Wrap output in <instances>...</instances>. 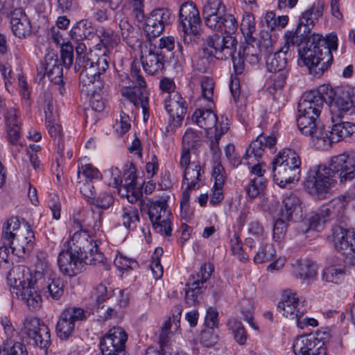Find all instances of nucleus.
<instances>
[{"instance_id": "1", "label": "nucleus", "mask_w": 355, "mask_h": 355, "mask_svg": "<svg viewBox=\"0 0 355 355\" xmlns=\"http://www.w3.org/2000/svg\"><path fill=\"white\" fill-rule=\"evenodd\" d=\"M322 85L318 90L305 92L298 103L299 115L297 125L300 132L310 137L317 148L329 149L333 143H337L355 132V123L349 121L334 124L331 131H325L324 126L319 120L323 107L324 94L321 91Z\"/></svg>"}, {"instance_id": "2", "label": "nucleus", "mask_w": 355, "mask_h": 355, "mask_svg": "<svg viewBox=\"0 0 355 355\" xmlns=\"http://www.w3.org/2000/svg\"><path fill=\"white\" fill-rule=\"evenodd\" d=\"M75 232L67 241L66 250H62L58 257L61 272L69 277L80 273L85 264L96 265L103 261L104 255L98 250L101 232L94 233L83 228L78 220H74Z\"/></svg>"}, {"instance_id": "3", "label": "nucleus", "mask_w": 355, "mask_h": 355, "mask_svg": "<svg viewBox=\"0 0 355 355\" xmlns=\"http://www.w3.org/2000/svg\"><path fill=\"white\" fill-rule=\"evenodd\" d=\"M11 293L23 301L30 310H36L42 305V298L37 291L33 272L24 265L14 266L8 274Z\"/></svg>"}, {"instance_id": "4", "label": "nucleus", "mask_w": 355, "mask_h": 355, "mask_svg": "<svg viewBox=\"0 0 355 355\" xmlns=\"http://www.w3.org/2000/svg\"><path fill=\"white\" fill-rule=\"evenodd\" d=\"M98 51L94 53L90 51L89 59L80 57L76 60L74 69L78 71L82 69L79 74V82L83 92L94 91V87L99 89L103 87L101 76L108 69L110 58L106 55H101V49Z\"/></svg>"}, {"instance_id": "5", "label": "nucleus", "mask_w": 355, "mask_h": 355, "mask_svg": "<svg viewBox=\"0 0 355 355\" xmlns=\"http://www.w3.org/2000/svg\"><path fill=\"white\" fill-rule=\"evenodd\" d=\"M353 200L352 195L345 193L332 199L323 205L315 212L304 218L298 225L297 228L303 233L309 230H319L329 220L338 219L342 217L347 205Z\"/></svg>"}, {"instance_id": "6", "label": "nucleus", "mask_w": 355, "mask_h": 355, "mask_svg": "<svg viewBox=\"0 0 355 355\" xmlns=\"http://www.w3.org/2000/svg\"><path fill=\"white\" fill-rule=\"evenodd\" d=\"M272 164L273 180L280 187L300 179L301 161L293 150L284 148L279 151Z\"/></svg>"}, {"instance_id": "7", "label": "nucleus", "mask_w": 355, "mask_h": 355, "mask_svg": "<svg viewBox=\"0 0 355 355\" xmlns=\"http://www.w3.org/2000/svg\"><path fill=\"white\" fill-rule=\"evenodd\" d=\"M321 91L324 94L326 103L329 105L334 124L345 123L347 116L354 113L350 91L341 87L332 88L325 85H322Z\"/></svg>"}, {"instance_id": "8", "label": "nucleus", "mask_w": 355, "mask_h": 355, "mask_svg": "<svg viewBox=\"0 0 355 355\" xmlns=\"http://www.w3.org/2000/svg\"><path fill=\"white\" fill-rule=\"evenodd\" d=\"M317 40H320V35L313 34L308 37L303 46L299 47L298 63L307 67L311 74L321 76L328 68L326 61L321 63L325 56H322L323 49L318 45Z\"/></svg>"}, {"instance_id": "9", "label": "nucleus", "mask_w": 355, "mask_h": 355, "mask_svg": "<svg viewBox=\"0 0 355 355\" xmlns=\"http://www.w3.org/2000/svg\"><path fill=\"white\" fill-rule=\"evenodd\" d=\"M336 182L327 166L318 165L309 171L304 186L310 194L324 199Z\"/></svg>"}, {"instance_id": "10", "label": "nucleus", "mask_w": 355, "mask_h": 355, "mask_svg": "<svg viewBox=\"0 0 355 355\" xmlns=\"http://www.w3.org/2000/svg\"><path fill=\"white\" fill-rule=\"evenodd\" d=\"M131 78L135 86L126 87L123 91V96L127 98L128 103L141 107L144 121H146L149 117L148 93L141 70L134 65L131 69Z\"/></svg>"}, {"instance_id": "11", "label": "nucleus", "mask_w": 355, "mask_h": 355, "mask_svg": "<svg viewBox=\"0 0 355 355\" xmlns=\"http://www.w3.org/2000/svg\"><path fill=\"white\" fill-rule=\"evenodd\" d=\"M35 282L37 284V291L42 289L48 293L53 300H58L64 293V284L55 275L46 261H39L35 265Z\"/></svg>"}, {"instance_id": "12", "label": "nucleus", "mask_w": 355, "mask_h": 355, "mask_svg": "<svg viewBox=\"0 0 355 355\" xmlns=\"http://www.w3.org/2000/svg\"><path fill=\"white\" fill-rule=\"evenodd\" d=\"M322 15V10L313 6L302 13L297 26L294 32L288 31L285 33V44L284 46H300L304 40H307L315 21Z\"/></svg>"}, {"instance_id": "13", "label": "nucleus", "mask_w": 355, "mask_h": 355, "mask_svg": "<svg viewBox=\"0 0 355 355\" xmlns=\"http://www.w3.org/2000/svg\"><path fill=\"white\" fill-rule=\"evenodd\" d=\"M213 270L214 268L211 265L204 263L201 266L199 272L190 276L186 284V303L195 305L200 302L202 294L206 289L205 284L209 279Z\"/></svg>"}, {"instance_id": "14", "label": "nucleus", "mask_w": 355, "mask_h": 355, "mask_svg": "<svg viewBox=\"0 0 355 355\" xmlns=\"http://www.w3.org/2000/svg\"><path fill=\"white\" fill-rule=\"evenodd\" d=\"M148 214L155 230L162 235L171 236V212L167 210L166 201L148 200Z\"/></svg>"}, {"instance_id": "15", "label": "nucleus", "mask_w": 355, "mask_h": 355, "mask_svg": "<svg viewBox=\"0 0 355 355\" xmlns=\"http://www.w3.org/2000/svg\"><path fill=\"white\" fill-rule=\"evenodd\" d=\"M327 167L336 182L339 180L341 184L355 178V160L353 155L343 153L334 156Z\"/></svg>"}, {"instance_id": "16", "label": "nucleus", "mask_w": 355, "mask_h": 355, "mask_svg": "<svg viewBox=\"0 0 355 355\" xmlns=\"http://www.w3.org/2000/svg\"><path fill=\"white\" fill-rule=\"evenodd\" d=\"M128 334L121 327H113L101 340L102 355H126Z\"/></svg>"}, {"instance_id": "17", "label": "nucleus", "mask_w": 355, "mask_h": 355, "mask_svg": "<svg viewBox=\"0 0 355 355\" xmlns=\"http://www.w3.org/2000/svg\"><path fill=\"white\" fill-rule=\"evenodd\" d=\"M174 16L171 10L166 8L154 9L146 17L144 31L149 40L158 37L164 30L166 25L174 21Z\"/></svg>"}, {"instance_id": "18", "label": "nucleus", "mask_w": 355, "mask_h": 355, "mask_svg": "<svg viewBox=\"0 0 355 355\" xmlns=\"http://www.w3.org/2000/svg\"><path fill=\"white\" fill-rule=\"evenodd\" d=\"M206 44L210 49V54L218 60H225L236 52L237 40L233 36L215 33L206 38Z\"/></svg>"}, {"instance_id": "19", "label": "nucleus", "mask_w": 355, "mask_h": 355, "mask_svg": "<svg viewBox=\"0 0 355 355\" xmlns=\"http://www.w3.org/2000/svg\"><path fill=\"white\" fill-rule=\"evenodd\" d=\"M313 334H304L297 336L293 345V352L295 355H326V347L323 340L327 336L319 337Z\"/></svg>"}, {"instance_id": "20", "label": "nucleus", "mask_w": 355, "mask_h": 355, "mask_svg": "<svg viewBox=\"0 0 355 355\" xmlns=\"http://www.w3.org/2000/svg\"><path fill=\"white\" fill-rule=\"evenodd\" d=\"M86 318L85 311L83 309L75 306L66 308L61 313L56 324L57 336L62 340L67 339L72 335L76 322Z\"/></svg>"}, {"instance_id": "21", "label": "nucleus", "mask_w": 355, "mask_h": 355, "mask_svg": "<svg viewBox=\"0 0 355 355\" xmlns=\"http://www.w3.org/2000/svg\"><path fill=\"white\" fill-rule=\"evenodd\" d=\"M179 22L185 34L197 35L201 19L199 11L193 2H185L179 10Z\"/></svg>"}, {"instance_id": "22", "label": "nucleus", "mask_w": 355, "mask_h": 355, "mask_svg": "<svg viewBox=\"0 0 355 355\" xmlns=\"http://www.w3.org/2000/svg\"><path fill=\"white\" fill-rule=\"evenodd\" d=\"M35 235L31 227L27 223L23 222L19 232H16L15 237L8 241L12 252L18 257L31 252L33 248Z\"/></svg>"}, {"instance_id": "23", "label": "nucleus", "mask_w": 355, "mask_h": 355, "mask_svg": "<svg viewBox=\"0 0 355 355\" xmlns=\"http://www.w3.org/2000/svg\"><path fill=\"white\" fill-rule=\"evenodd\" d=\"M141 61L144 70L150 75L158 74L164 68L167 59L155 49V44L150 41L148 46L141 49Z\"/></svg>"}, {"instance_id": "24", "label": "nucleus", "mask_w": 355, "mask_h": 355, "mask_svg": "<svg viewBox=\"0 0 355 355\" xmlns=\"http://www.w3.org/2000/svg\"><path fill=\"white\" fill-rule=\"evenodd\" d=\"M101 178V173L92 164H87L79 166L78 184L80 193L87 198H93L94 194L96 193L94 182L100 180Z\"/></svg>"}, {"instance_id": "25", "label": "nucleus", "mask_w": 355, "mask_h": 355, "mask_svg": "<svg viewBox=\"0 0 355 355\" xmlns=\"http://www.w3.org/2000/svg\"><path fill=\"white\" fill-rule=\"evenodd\" d=\"M6 12L10 19L12 31L16 37L22 38L31 34V22L22 8H14Z\"/></svg>"}, {"instance_id": "26", "label": "nucleus", "mask_w": 355, "mask_h": 355, "mask_svg": "<svg viewBox=\"0 0 355 355\" xmlns=\"http://www.w3.org/2000/svg\"><path fill=\"white\" fill-rule=\"evenodd\" d=\"M96 35L100 40L101 44L95 46L94 53H98L101 49V55H106L110 58L113 49L117 46L119 38L111 29L105 27H99L96 29Z\"/></svg>"}, {"instance_id": "27", "label": "nucleus", "mask_w": 355, "mask_h": 355, "mask_svg": "<svg viewBox=\"0 0 355 355\" xmlns=\"http://www.w3.org/2000/svg\"><path fill=\"white\" fill-rule=\"evenodd\" d=\"M186 101L181 95L176 92L169 94V98L165 99V109L170 117L175 120L182 121L187 112Z\"/></svg>"}, {"instance_id": "28", "label": "nucleus", "mask_w": 355, "mask_h": 355, "mask_svg": "<svg viewBox=\"0 0 355 355\" xmlns=\"http://www.w3.org/2000/svg\"><path fill=\"white\" fill-rule=\"evenodd\" d=\"M204 171L198 162H192L184 168V181L187 183L186 189L196 190L204 184Z\"/></svg>"}, {"instance_id": "29", "label": "nucleus", "mask_w": 355, "mask_h": 355, "mask_svg": "<svg viewBox=\"0 0 355 355\" xmlns=\"http://www.w3.org/2000/svg\"><path fill=\"white\" fill-rule=\"evenodd\" d=\"M276 137L273 135L266 136L260 135L255 140H253L246 150L244 158H250L252 156L257 159L261 157L265 148H272L276 144Z\"/></svg>"}, {"instance_id": "30", "label": "nucleus", "mask_w": 355, "mask_h": 355, "mask_svg": "<svg viewBox=\"0 0 355 355\" xmlns=\"http://www.w3.org/2000/svg\"><path fill=\"white\" fill-rule=\"evenodd\" d=\"M288 46H284L266 57V67L271 73L286 70Z\"/></svg>"}, {"instance_id": "31", "label": "nucleus", "mask_w": 355, "mask_h": 355, "mask_svg": "<svg viewBox=\"0 0 355 355\" xmlns=\"http://www.w3.org/2000/svg\"><path fill=\"white\" fill-rule=\"evenodd\" d=\"M208 28L221 34L232 36L238 30L239 22L233 14L225 12L217 19L216 25L214 24Z\"/></svg>"}, {"instance_id": "32", "label": "nucleus", "mask_w": 355, "mask_h": 355, "mask_svg": "<svg viewBox=\"0 0 355 355\" xmlns=\"http://www.w3.org/2000/svg\"><path fill=\"white\" fill-rule=\"evenodd\" d=\"M295 275L308 284L315 279L317 276V265L308 259L296 261L293 265Z\"/></svg>"}, {"instance_id": "33", "label": "nucleus", "mask_w": 355, "mask_h": 355, "mask_svg": "<svg viewBox=\"0 0 355 355\" xmlns=\"http://www.w3.org/2000/svg\"><path fill=\"white\" fill-rule=\"evenodd\" d=\"M225 12V6L220 0H208L203 8V17L206 26L216 25V20Z\"/></svg>"}, {"instance_id": "34", "label": "nucleus", "mask_w": 355, "mask_h": 355, "mask_svg": "<svg viewBox=\"0 0 355 355\" xmlns=\"http://www.w3.org/2000/svg\"><path fill=\"white\" fill-rule=\"evenodd\" d=\"M193 120L199 127L205 130H209L214 127L216 128L218 125H225L227 124L218 123V117L211 109H198L196 110L193 114Z\"/></svg>"}, {"instance_id": "35", "label": "nucleus", "mask_w": 355, "mask_h": 355, "mask_svg": "<svg viewBox=\"0 0 355 355\" xmlns=\"http://www.w3.org/2000/svg\"><path fill=\"white\" fill-rule=\"evenodd\" d=\"M71 37L75 41H82L83 40H92L96 35V29L92 24V22L87 19L81 20L72 28L70 32Z\"/></svg>"}, {"instance_id": "36", "label": "nucleus", "mask_w": 355, "mask_h": 355, "mask_svg": "<svg viewBox=\"0 0 355 355\" xmlns=\"http://www.w3.org/2000/svg\"><path fill=\"white\" fill-rule=\"evenodd\" d=\"M259 44L258 40L252 38L250 42L245 44L239 49V55H244L246 61L250 64H257L261 59V49H260Z\"/></svg>"}, {"instance_id": "37", "label": "nucleus", "mask_w": 355, "mask_h": 355, "mask_svg": "<svg viewBox=\"0 0 355 355\" xmlns=\"http://www.w3.org/2000/svg\"><path fill=\"white\" fill-rule=\"evenodd\" d=\"M301 202L296 194L290 193L285 196L279 215L287 220L292 219L293 214L300 208Z\"/></svg>"}, {"instance_id": "38", "label": "nucleus", "mask_w": 355, "mask_h": 355, "mask_svg": "<svg viewBox=\"0 0 355 355\" xmlns=\"http://www.w3.org/2000/svg\"><path fill=\"white\" fill-rule=\"evenodd\" d=\"M337 36L334 33L328 35L326 38H323L322 35H320V40H317V43L320 46V48L323 49L324 55L327 57L326 63L327 64L326 68H329L332 64L333 55L331 51L337 49Z\"/></svg>"}, {"instance_id": "39", "label": "nucleus", "mask_w": 355, "mask_h": 355, "mask_svg": "<svg viewBox=\"0 0 355 355\" xmlns=\"http://www.w3.org/2000/svg\"><path fill=\"white\" fill-rule=\"evenodd\" d=\"M200 134L193 129H188L182 137V148L191 150L193 153L201 146Z\"/></svg>"}, {"instance_id": "40", "label": "nucleus", "mask_w": 355, "mask_h": 355, "mask_svg": "<svg viewBox=\"0 0 355 355\" xmlns=\"http://www.w3.org/2000/svg\"><path fill=\"white\" fill-rule=\"evenodd\" d=\"M345 275V268L341 266H329L322 274V279L327 282L340 283Z\"/></svg>"}, {"instance_id": "41", "label": "nucleus", "mask_w": 355, "mask_h": 355, "mask_svg": "<svg viewBox=\"0 0 355 355\" xmlns=\"http://www.w3.org/2000/svg\"><path fill=\"white\" fill-rule=\"evenodd\" d=\"M175 46V40L173 36L162 37L159 40V44H155V49L164 55L166 59L171 58L176 52H172Z\"/></svg>"}, {"instance_id": "42", "label": "nucleus", "mask_w": 355, "mask_h": 355, "mask_svg": "<svg viewBox=\"0 0 355 355\" xmlns=\"http://www.w3.org/2000/svg\"><path fill=\"white\" fill-rule=\"evenodd\" d=\"M22 226V223L17 217H12L8 219L2 229V239L8 241L13 239L16 232H19Z\"/></svg>"}, {"instance_id": "43", "label": "nucleus", "mask_w": 355, "mask_h": 355, "mask_svg": "<svg viewBox=\"0 0 355 355\" xmlns=\"http://www.w3.org/2000/svg\"><path fill=\"white\" fill-rule=\"evenodd\" d=\"M121 217L123 224L127 229L133 228L135 223L139 220L138 209L133 206L124 207Z\"/></svg>"}, {"instance_id": "44", "label": "nucleus", "mask_w": 355, "mask_h": 355, "mask_svg": "<svg viewBox=\"0 0 355 355\" xmlns=\"http://www.w3.org/2000/svg\"><path fill=\"white\" fill-rule=\"evenodd\" d=\"M50 330L46 325H42L41 331H39L35 335L29 338L33 341V345L39 347L40 349H46L50 345Z\"/></svg>"}, {"instance_id": "45", "label": "nucleus", "mask_w": 355, "mask_h": 355, "mask_svg": "<svg viewBox=\"0 0 355 355\" xmlns=\"http://www.w3.org/2000/svg\"><path fill=\"white\" fill-rule=\"evenodd\" d=\"M228 326L232 330L236 341L239 345H244L247 340V334L242 323L236 319H231L228 322Z\"/></svg>"}, {"instance_id": "46", "label": "nucleus", "mask_w": 355, "mask_h": 355, "mask_svg": "<svg viewBox=\"0 0 355 355\" xmlns=\"http://www.w3.org/2000/svg\"><path fill=\"white\" fill-rule=\"evenodd\" d=\"M275 250L270 244L261 246L254 257L256 263H262L272 260L275 256Z\"/></svg>"}, {"instance_id": "47", "label": "nucleus", "mask_w": 355, "mask_h": 355, "mask_svg": "<svg viewBox=\"0 0 355 355\" xmlns=\"http://www.w3.org/2000/svg\"><path fill=\"white\" fill-rule=\"evenodd\" d=\"M0 355H28L26 345L21 342H15L6 344L0 347Z\"/></svg>"}, {"instance_id": "48", "label": "nucleus", "mask_w": 355, "mask_h": 355, "mask_svg": "<svg viewBox=\"0 0 355 355\" xmlns=\"http://www.w3.org/2000/svg\"><path fill=\"white\" fill-rule=\"evenodd\" d=\"M42 325L46 324L38 318L28 317L24 321L25 334L30 338L35 335L39 331H41Z\"/></svg>"}, {"instance_id": "49", "label": "nucleus", "mask_w": 355, "mask_h": 355, "mask_svg": "<svg viewBox=\"0 0 355 355\" xmlns=\"http://www.w3.org/2000/svg\"><path fill=\"white\" fill-rule=\"evenodd\" d=\"M46 123L50 135L52 137H58V145L62 153L63 150V141L62 139V128L58 123V118L53 119V120H46Z\"/></svg>"}, {"instance_id": "50", "label": "nucleus", "mask_w": 355, "mask_h": 355, "mask_svg": "<svg viewBox=\"0 0 355 355\" xmlns=\"http://www.w3.org/2000/svg\"><path fill=\"white\" fill-rule=\"evenodd\" d=\"M298 305H294V306H288L286 305V307L285 309H282L280 311H278L279 313H281L286 318H289L291 320H294L297 326L302 329L304 327H302L300 318L303 316L305 309L300 308L297 309Z\"/></svg>"}, {"instance_id": "51", "label": "nucleus", "mask_w": 355, "mask_h": 355, "mask_svg": "<svg viewBox=\"0 0 355 355\" xmlns=\"http://www.w3.org/2000/svg\"><path fill=\"white\" fill-rule=\"evenodd\" d=\"M43 98L45 120H52V119L58 118V113L54 107L52 94L50 92H44Z\"/></svg>"}, {"instance_id": "52", "label": "nucleus", "mask_w": 355, "mask_h": 355, "mask_svg": "<svg viewBox=\"0 0 355 355\" xmlns=\"http://www.w3.org/2000/svg\"><path fill=\"white\" fill-rule=\"evenodd\" d=\"M101 89L97 87H94V91L85 92L87 95H91L90 105L92 110L96 112H101L105 107V102L101 93Z\"/></svg>"}, {"instance_id": "53", "label": "nucleus", "mask_w": 355, "mask_h": 355, "mask_svg": "<svg viewBox=\"0 0 355 355\" xmlns=\"http://www.w3.org/2000/svg\"><path fill=\"white\" fill-rule=\"evenodd\" d=\"M1 325L3 326L6 338L3 340V347L6 344H12L17 342L18 334L13 327L12 323L7 318L2 319Z\"/></svg>"}, {"instance_id": "54", "label": "nucleus", "mask_w": 355, "mask_h": 355, "mask_svg": "<svg viewBox=\"0 0 355 355\" xmlns=\"http://www.w3.org/2000/svg\"><path fill=\"white\" fill-rule=\"evenodd\" d=\"M227 125V124H226L225 125H220V128L219 125L216 126L214 132V135H211V133H209L210 135V148L214 153L220 152L219 141L222 135H224L225 132L227 131L228 128Z\"/></svg>"}, {"instance_id": "55", "label": "nucleus", "mask_w": 355, "mask_h": 355, "mask_svg": "<svg viewBox=\"0 0 355 355\" xmlns=\"http://www.w3.org/2000/svg\"><path fill=\"white\" fill-rule=\"evenodd\" d=\"M261 49V52L263 51L266 55H269L274 53L275 45L277 42L276 37H272L268 32H266L262 34L260 40H258Z\"/></svg>"}, {"instance_id": "56", "label": "nucleus", "mask_w": 355, "mask_h": 355, "mask_svg": "<svg viewBox=\"0 0 355 355\" xmlns=\"http://www.w3.org/2000/svg\"><path fill=\"white\" fill-rule=\"evenodd\" d=\"M265 187L266 182L263 178H255L250 181L247 193L250 198H254L263 191Z\"/></svg>"}, {"instance_id": "57", "label": "nucleus", "mask_w": 355, "mask_h": 355, "mask_svg": "<svg viewBox=\"0 0 355 355\" xmlns=\"http://www.w3.org/2000/svg\"><path fill=\"white\" fill-rule=\"evenodd\" d=\"M288 70H283L274 73L271 76L272 85L268 87L270 93L272 94L278 89H282L286 82Z\"/></svg>"}, {"instance_id": "58", "label": "nucleus", "mask_w": 355, "mask_h": 355, "mask_svg": "<svg viewBox=\"0 0 355 355\" xmlns=\"http://www.w3.org/2000/svg\"><path fill=\"white\" fill-rule=\"evenodd\" d=\"M201 96L208 101H212L214 96V83L209 77L204 76L200 80Z\"/></svg>"}, {"instance_id": "59", "label": "nucleus", "mask_w": 355, "mask_h": 355, "mask_svg": "<svg viewBox=\"0 0 355 355\" xmlns=\"http://www.w3.org/2000/svg\"><path fill=\"white\" fill-rule=\"evenodd\" d=\"M286 221L288 220L283 218L280 215L279 218L275 221L273 227V239L275 241L280 242L284 239L287 230Z\"/></svg>"}, {"instance_id": "60", "label": "nucleus", "mask_w": 355, "mask_h": 355, "mask_svg": "<svg viewBox=\"0 0 355 355\" xmlns=\"http://www.w3.org/2000/svg\"><path fill=\"white\" fill-rule=\"evenodd\" d=\"M215 328L207 327L201 331L200 342L207 347L213 346L218 340V335Z\"/></svg>"}, {"instance_id": "61", "label": "nucleus", "mask_w": 355, "mask_h": 355, "mask_svg": "<svg viewBox=\"0 0 355 355\" xmlns=\"http://www.w3.org/2000/svg\"><path fill=\"white\" fill-rule=\"evenodd\" d=\"M299 300L296 297V293H293L290 290H286L284 292L281 302L278 303L277 310L285 309L286 305L294 306L298 305Z\"/></svg>"}, {"instance_id": "62", "label": "nucleus", "mask_w": 355, "mask_h": 355, "mask_svg": "<svg viewBox=\"0 0 355 355\" xmlns=\"http://www.w3.org/2000/svg\"><path fill=\"white\" fill-rule=\"evenodd\" d=\"M241 30L243 35L252 37V35L255 31L256 28L254 18L251 14L248 13L243 17L241 24Z\"/></svg>"}, {"instance_id": "63", "label": "nucleus", "mask_w": 355, "mask_h": 355, "mask_svg": "<svg viewBox=\"0 0 355 355\" xmlns=\"http://www.w3.org/2000/svg\"><path fill=\"white\" fill-rule=\"evenodd\" d=\"M89 198L92 200L94 205L103 209H107L114 202L112 196L107 193H101L97 198H95L94 193V197Z\"/></svg>"}, {"instance_id": "64", "label": "nucleus", "mask_w": 355, "mask_h": 355, "mask_svg": "<svg viewBox=\"0 0 355 355\" xmlns=\"http://www.w3.org/2000/svg\"><path fill=\"white\" fill-rule=\"evenodd\" d=\"M171 318L165 322L159 335V344L162 352L166 351L171 333Z\"/></svg>"}]
</instances>
